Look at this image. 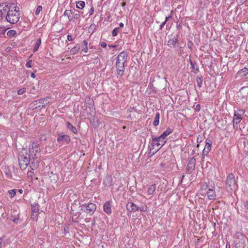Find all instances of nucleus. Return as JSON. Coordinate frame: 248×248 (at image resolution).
<instances>
[{"label": "nucleus", "instance_id": "b1692460", "mask_svg": "<svg viewBox=\"0 0 248 248\" xmlns=\"http://www.w3.org/2000/svg\"><path fill=\"white\" fill-rule=\"evenodd\" d=\"M82 51L85 53H87L88 52V41L87 40H84L82 42Z\"/></svg>", "mask_w": 248, "mask_h": 248}, {"label": "nucleus", "instance_id": "473e14b6", "mask_svg": "<svg viewBox=\"0 0 248 248\" xmlns=\"http://www.w3.org/2000/svg\"><path fill=\"white\" fill-rule=\"evenodd\" d=\"M118 31H119V28H114L111 33L112 36H114V37L116 36L118 34Z\"/></svg>", "mask_w": 248, "mask_h": 248}, {"label": "nucleus", "instance_id": "72a5a7b5", "mask_svg": "<svg viewBox=\"0 0 248 248\" xmlns=\"http://www.w3.org/2000/svg\"><path fill=\"white\" fill-rule=\"evenodd\" d=\"M38 215L39 214H35L34 213V214H32L31 213V219L33 220H37V219H38Z\"/></svg>", "mask_w": 248, "mask_h": 248}, {"label": "nucleus", "instance_id": "79ce46f5", "mask_svg": "<svg viewBox=\"0 0 248 248\" xmlns=\"http://www.w3.org/2000/svg\"><path fill=\"white\" fill-rule=\"evenodd\" d=\"M172 11L171 12V13H170V16H166V18H165V21L166 22H167L170 19H171L172 17Z\"/></svg>", "mask_w": 248, "mask_h": 248}, {"label": "nucleus", "instance_id": "6e6d98bb", "mask_svg": "<svg viewBox=\"0 0 248 248\" xmlns=\"http://www.w3.org/2000/svg\"><path fill=\"white\" fill-rule=\"evenodd\" d=\"M226 248H231L230 245L229 243L226 244Z\"/></svg>", "mask_w": 248, "mask_h": 248}, {"label": "nucleus", "instance_id": "423d86ee", "mask_svg": "<svg viewBox=\"0 0 248 248\" xmlns=\"http://www.w3.org/2000/svg\"><path fill=\"white\" fill-rule=\"evenodd\" d=\"M245 111L242 109L237 108L234 109V115L233 118V122L235 124H239L243 119Z\"/></svg>", "mask_w": 248, "mask_h": 248}, {"label": "nucleus", "instance_id": "4d7b16f0", "mask_svg": "<svg viewBox=\"0 0 248 248\" xmlns=\"http://www.w3.org/2000/svg\"><path fill=\"white\" fill-rule=\"evenodd\" d=\"M121 6H122V7H124V6H125V5L126 3H125V2H122V3H121Z\"/></svg>", "mask_w": 248, "mask_h": 248}, {"label": "nucleus", "instance_id": "58836bf2", "mask_svg": "<svg viewBox=\"0 0 248 248\" xmlns=\"http://www.w3.org/2000/svg\"><path fill=\"white\" fill-rule=\"evenodd\" d=\"M80 14H79V13L78 12V13H76L74 15V18L75 19H78L80 18Z\"/></svg>", "mask_w": 248, "mask_h": 248}, {"label": "nucleus", "instance_id": "c03bdc74", "mask_svg": "<svg viewBox=\"0 0 248 248\" xmlns=\"http://www.w3.org/2000/svg\"><path fill=\"white\" fill-rule=\"evenodd\" d=\"M13 222L16 224H18L19 223V222H21V220H20V219H19L18 217H16L13 220Z\"/></svg>", "mask_w": 248, "mask_h": 248}, {"label": "nucleus", "instance_id": "f3484780", "mask_svg": "<svg viewBox=\"0 0 248 248\" xmlns=\"http://www.w3.org/2000/svg\"><path fill=\"white\" fill-rule=\"evenodd\" d=\"M173 131V129L170 128V127H168L165 131L163 132V133L159 136V138H163L165 140H166V138L167 136L171 134Z\"/></svg>", "mask_w": 248, "mask_h": 248}, {"label": "nucleus", "instance_id": "a878e982", "mask_svg": "<svg viewBox=\"0 0 248 248\" xmlns=\"http://www.w3.org/2000/svg\"><path fill=\"white\" fill-rule=\"evenodd\" d=\"M85 3L83 1H79L77 2L76 6L77 8L83 9L85 7Z\"/></svg>", "mask_w": 248, "mask_h": 248}, {"label": "nucleus", "instance_id": "a18cd8bd", "mask_svg": "<svg viewBox=\"0 0 248 248\" xmlns=\"http://www.w3.org/2000/svg\"><path fill=\"white\" fill-rule=\"evenodd\" d=\"M139 210L142 212H145L147 210V207L146 206H145V207L144 208L143 206L140 207Z\"/></svg>", "mask_w": 248, "mask_h": 248}, {"label": "nucleus", "instance_id": "39448f33", "mask_svg": "<svg viewBox=\"0 0 248 248\" xmlns=\"http://www.w3.org/2000/svg\"><path fill=\"white\" fill-rule=\"evenodd\" d=\"M159 138V136L153 138L151 142L152 149H154L155 147H156V149L155 150V152L158 151L166 142V140H165L163 138Z\"/></svg>", "mask_w": 248, "mask_h": 248}, {"label": "nucleus", "instance_id": "f704fd0d", "mask_svg": "<svg viewBox=\"0 0 248 248\" xmlns=\"http://www.w3.org/2000/svg\"><path fill=\"white\" fill-rule=\"evenodd\" d=\"M42 10V6L41 5H39L37 7V8L36 9V11H35V14L36 15H38L40 12V11H41Z\"/></svg>", "mask_w": 248, "mask_h": 248}, {"label": "nucleus", "instance_id": "f03ea898", "mask_svg": "<svg viewBox=\"0 0 248 248\" xmlns=\"http://www.w3.org/2000/svg\"><path fill=\"white\" fill-rule=\"evenodd\" d=\"M18 162L21 169L25 170L26 169L30 162V156L27 152V150H23L19 153Z\"/></svg>", "mask_w": 248, "mask_h": 248}, {"label": "nucleus", "instance_id": "c756f323", "mask_svg": "<svg viewBox=\"0 0 248 248\" xmlns=\"http://www.w3.org/2000/svg\"><path fill=\"white\" fill-rule=\"evenodd\" d=\"M5 173L8 178H12V175L9 169H7L5 170Z\"/></svg>", "mask_w": 248, "mask_h": 248}, {"label": "nucleus", "instance_id": "9b49d317", "mask_svg": "<svg viewBox=\"0 0 248 248\" xmlns=\"http://www.w3.org/2000/svg\"><path fill=\"white\" fill-rule=\"evenodd\" d=\"M127 210L130 212H135L139 211L140 207L133 202H128L126 204Z\"/></svg>", "mask_w": 248, "mask_h": 248}, {"label": "nucleus", "instance_id": "7ed1b4c3", "mask_svg": "<svg viewBox=\"0 0 248 248\" xmlns=\"http://www.w3.org/2000/svg\"><path fill=\"white\" fill-rule=\"evenodd\" d=\"M237 188V185L233 173H230L227 176L225 188L229 192H232Z\"/></svg>", "mask_w": 248, "mask_h": 248}, {"label": "nucleus", "instance_id": "4c0bfd02", "mask_svg": "<svg viewBox=\"0 0 248 248\" xmlns=\"http://www.w3.org/2000/svg\"><path fill=\"white\" fill-rule=\"evenodd\" d=\"M201 188L205 190L207 188V185L206 183L204 182L201 184Z\"/></svg>", "mask_w": 248, "mask_h": 248}, {"label": "nucleus", "instance_id": "2eb2a0df", "mask_svg": "<svg viewBox=\"0 0 248 248\" xmlns=\"http://www.w3.org/2000/svg\"><path fill=\"white\" fill-rule=\"evenodd\" d=\"M189 62L190 63L191 68L192 69V72L194 74L198 73L199 72V69L197 62H196L192 61L190 59H189Z\"/></svg>", "mask_w": 248, "mask_h": 248}, {"label": "nucleus", "instance_id": "de8ad7c7", "mask_svg": "<svg viewBox=\"0 0 248 248\" xmlns=\"http://www.w3.org/2000/svg\"><path fill=\"white\" fill-rule=\"evenodd\" d=\"M67 40L69 41H72L73 40V37L71 35H67Z\"/></svg>", "mask_w": 248, "mask_h": 248}, {"label": "nucleus", "instance_id": "5fc2aeb1", "mask_svg": "<svg viewBox=\"0 0 248 248\" xmlns=\"http://www.w3.org/2000/svg\"><path fill=\"white\" fill-rule=\"evenodd\" d=\"M119 26L120 28H123L124 26V24L121 22L119 24Z\"/></svg>", "mask_w": 248, "mask_h": 248}, {"label": "nucleus", "instance_id": "09e8293b", "mask_svg": "<svg viewBox=\"0 0 248 248\" xmlns=\"http://www.w3.org/2000/svg\"><path fill=\"white\" fill-rule=\"evenodd\" d=\"M100 45L101 46L104 48L106 47L107 46V44L104 42H101Z\"/></svg>", "mask_w": 248, "mask_h": 248}, {"label": "nucleus", "instance_id": "ea45409f", "mask_svg": "<svg viewBox=\"0 0 248 248\" xmlns=\"http://www.w3.org/2000/svg\"><path fill=\"white\" fill-rule=\"evenodd\" d=\"M94 12V8L93 6H92L90 10L89 11V16L92 15Z\"/></svg>", "mask_w": 248, "mask_h": 248}, {"label": "nucleus", "instance_id": "ddd939ff", "mask_svg": "<svg viewBox=\"0 0 248 248\" xmlns=\"http://www.w3.org/2000/svg\"><path fill=\"white\" fill-rule=\"evenodd\" d=\"M48 98L47 97V98H41L39 100H37L35 102L36 103V104H35V105H37L38 104H39L38 105V107L39 108L45 107L47 105V103H48ZM37 106L36 107V108H37Z\"/></svg>", "mask_w": 248, "mask_h": 248}, {"label": "nucleus", "instance_id": "4be33fe9", "mask_svg": "<svg viewBox=\"0 0 248 248\" xmlns=\"http://www.w3.org/2000/svg\"><path fill=\"white\" fill-rule=\"evenodd\" d=\"M238 74L241 77H245L248 74V68L245 67L238 72Z\"/></svg>", "mask_w": 248, "mask_h": 248}, {"label": "nucleus", "instance_id": "c85d7f7f", "mask_svg": "<svg viewBox=\"0 0 248 248\" xmlns=\"http://www.w3.org/2000/svg\"><path fill=\"white\" fill-rule=\"evenodd\" d=\"M196 82L197 85L199 87L201 88L202 86V77H197L196 78Z\"/></svg>", "mask_w": 248, "mask_h": 248}, {"label": "nucleus", "instance_id": "a19ab883", "mask_svg": "<svg viewBox=\"0 0 248 248\" xmlns=\"http://www.w3.org/2000/svg\"><path fill=\"white\" fill-rule=\"evenodd\" d=\"M31 62H32L31 60H30V61H28L26 64V66L28 68H31Z\"/></svg>", "mask_w": 248, "mask_h": 248}, {"label": "nucleus", "instance_id": "603ef678", "mask_svg": "<svg viewBox=\"0 0 248 248\" xmlns=\"http://www.w3.org/2000/svg\"><path fill=\"white\" fill-rule=\"evenodd\" d=\"M244 206L247 209H248V201L245 202Z\"/></svg>", "mask_w": 248, "mask_h": 248}, {"label": "nucleus", "instance_id": "393cba45", "mask_svg": "<svg viewBox=\"0 0 248 248\" xmlns=\"http://www.w3.org/2000/svg\"><path fill=\"white\" fill-rule=\"evenodd\" d=\"M41 44V40L40 38H39L36 42L33 48V51L34 52H36L38 51V48Z\"/></svg>", "mask_w": 248, "mask_h": 248}, {"label": "nucleus", "instance_id": "3c124183", "mask_svg": "<svg viewBox=\"0 0 248 248\" xmlns=\"http://www.w3.org/2000/svg\"><path fill=\"white\" fill-rule=\"evenodd\" d=\"M176 25H177V28L178 29H181L182 28V25H181V23L179 24L178 22H177Z\"/></svg>", "mask_w": 248, "mask_h": 248}, {"label": "nucleus", "instance_id": "e2e57ef3", "mask_svg": "<svg viewBox=\"0 0 248 248\" xmlns=\"http://www.w3.org/2000/svg\"><path fill=\"white\" fill-rule=\"evenodd\" d=\"M247 0H245V1H246Z\"/></svg>", "mask_w": 248, "mask_h": 248}, {"label": "nucleus", "instance_id": "37998d69", "mask_svg": "<svg viewBox=\"0 0 248 248\" xmlns=\"http://www.w3.org/2000/svg\"><path fill=\"white\" fill-rule=\"evenodd\" d=\"M201 110V106L200 104H197L195 108V110L196 112H199Z\"/></svg>", "mask_w": 248, "mask_h": 248}, {"label": "nucleus", "instance_id": "5701e85b", "mask_svg": "<svg viewBox=\"0 0 248 248\" xmlns=\"http://www.w3.org/2000/svg\"><path fill=\"white\" fill-rule=\"evenodd\" d=\"M159 118H160V114L159 112H156L155 113V118L154 119V121L153 122V125L155 126H156L158 125L159 123Z\"/></svg>", "mask_w": 248, "mask_h": 248}, {"label": "nucleus", "instance_id": "e433bc0d", "mask_svg": "<svg viewBox=\"0 0 248 248\" xmlns=\"http://www.w3.org/2000/svg\"><path fill=\"white\" fill-rule=\"evenodd\" d=\"M16 34V31L14 30L9 31L7 33V34L8 36H13Z\"/></svg>", "mask_w": 248, "mask_h": 248}, {"label": "nucleus", "instance_id": "20e7f679", "mask_svg": "<svg viewBox=\"0 0 248 248\" xmlns=\"http://www.w3.org/2000/svg\"><path fill=\"white\" fill-rule=\"evenodd\" d=\"M20 17V14L18 11L16 9L15 10H10L9 6H8V11L7 12V15L6 16V20L11 24L16 23Z\"/></svg>", "mask_w": 248, "mask_h": 248}, {"label": "nucleus", "instance_id": "8fccbe9b", "mask_svg": "<svg viewBox=\"0 0 248 248\" xmlns=\"http://www.w3.org/2000/svg\"><path fill=\"white\" fill-rule=\"evenodd\" d=\"M238 124H235V123L233 122V128L234 129H238Z\"/></svg>", "mask_w": 248, "mask_h": 248}, {"label": "nucleus", "instance_id": "864d4df0", "mask_svg": "<svg viewBox=\"0 0 248 248\" xmlns=\"http://www.w3.org/2000/svg\"><path fill=\"white\" fill-rule=\"evenodd\" d=\"M31 77L32 78H35V74H34L33 73H32L31 74Z\"/></svg>", "mask_w": 248, "mask_h": 248}, {"label": "nucleus", "instance_id": "a211bd4d", "mask_svg": "<svg viewBox=\"0 0 248 248\" xmlns=\"http://www.w3.org/2000/svg\"><path fill=\"white\" fill-rule=\"evenodd\" d=\"M177 37H173L170 39L168 42L167 45L170 47H172L175 46L176 44L177 43Z\"/></svg>", "mask_w": 248, "mask_h": 248}, {"label": "nucleus", "instance_id": "cd10ccee", "mask_svg": "<svg viewBox=\"0 0 248 248\" xmlns=\"http://www.w3.org/2000/svg\"><path fill=\"white\" fill-rule=\"evenodd\" d=\"M73 14L71 10H65L64 12L63 16H67L69 21H72V18H70V15Z\"/></svg>", "mask_w": 248, "mask_h": 248}, {"label": "nucleus", "instance_id": "0eeeda50", "mask_svg": "<svg viewBox=\"0 0 248 248\" xmlns=\"http://www.w3.org/2000/svg\"><path fill=\"white\" fill-rule=\"evenodd\" d=\"M81 210L90 215L93 214L96 209V205L93 203L83 204L80 205Z\"/></svg>", "mask_w": 248, "mask_h": 248}, {"label": "nucleus", "instance_id": "bf43d9fd", "mask_svg": "<svg viewBox=\"0 0 248 248\" xmlns=\"http://www.w3.org/2000/svg\"><path fill=\"white\" fill-rule=\"evenodd\" d=\"M19 192L20 193H22L23 190H22V189H19Z\"/></svg>", "mask_w": 248, "mask_h": 248}, {"label": "nucleus", "instance_id": "4468645a", "mask_svg": "<svg viewBox=\"0 0 248 248\" xmlns=\"http://www.w3.org/2000/svg\"><path fill=\"white\" fill-rule=\"evenodd\" d=\"M211 142H210V140L208 139L206 140V144L204 148L202 151V155L205 156L211 150Z\"/></svg>", "mask_w": 248, "mask_h": 248}, {"label": "nucleus", "instance_id": "aec40b11", "mask_svg": "<svg viewBox=\"0 0 248 248\" xmlns=\"http://www.w3.org/2000/svg\"><path fill=\"white\" fill-rule=\"evenodd\" d=\"M66 126L67 128L70 130L73 133H78V130L77 128L75 126H74L70 122H67L66 123Z\"/></svg>", "mask_w": 248, "mask_h": 248}, {"label": "nucleus", "instance_id": "412c9836", "mask_svg": "<svg viewBox=\"0 0 248 248\" xmlns=\"http://www.w3.org/2000/svg\"><path fill=\"white\" fill-rule=\"evenodd\" d=\"M156 189V185L155 184L150 185L148 187L147 193L148 195H152Z\"/></svg>", "mask_w": 248, "mask_h": 248}, {"label": "nucleus", "instance_id": "680f3d73", "mask_svg": "<svg viewBox=\"0 0 248 248\" xmlns=\"http://www.w3.org/2000/svg\"><path fill=\"white\" fill-rule=\"evenodd\" d=\"M29 152H30V153H31V149H30Z\"/></svg>", "mask_w": 248, "mask_h": 248}, {"label": "nucleus", "instance_id": "13d9d810", "mask_svg": "<svg viewBox=\"0 0 248 248\" xmlns=\"http://www.w3.org/2000/svg\"><path fill=\"white\" fill-rule=\"evenodd\" d=\"M108 46L109 47H115L116 46Z\"/></svg>", "mask_w": 248, "mask_h": 248}, {"label": "nucleus", "instance_id": "7c9ffc66", "mask_svg": "<svg viewBox=\"0 0 248 248\" xmlns=\"http://www.w3.org/2000/svg\"><path fill=\"white\" fill-rule=\"evenodd\" d=\"M8 193L11 198H13L16 194L15 189L10 190L8 191Z\"/></svg>", "mask_w": 248, "mask_h": 248}, {"label": "nucleus", "instance_id": "f257e3e1", "mask_svg": "<svg viewBox=\"0 0 248 248\" xmlns=\"http://www.w3.org/2000/svg\"><path fill=\"white\" fill-rule=\"evenodd\" d=\"M127 54L126 52L123 51L120 53L117 57L115 62V67L117 74L118 76L122 77L124 72V63L127 59Z\"/></svg>", "mask_w": 248, "mask_h": 248}, {"label": "nucleus", "instance_id": "052dcab7", "mask_svg": "<svg viewBox=\"0 0 248 248\" xmlns=\"http://www.w3.org/2000/svg\"><path fill=\"white\" fill-rule=\"evenodd\" d=\"M239 235H240L241 236H243V235L241 233H239Z\"/></svg>", "mask_w": 248, "mask_h": 248}, {"label": "nucleus", "instance_id": "1a4fd4ad", "mask_svg": "<svg viewBox=\"0 0 248 248\" xmlns=\"http://www.w3.org/2000/svg\"><path fill=\"white\" fill-rule=\"evenodd\" d=\"M57 141L59 143L65 142L68 144L71 141L70 137L69 135L66 134H60L58 135Z\"/></svg>", "mask_w": 248, "mask_h": 248}, {"label": "nucleus", "instance_id": "9d476101", "mask_svg": "<svg viewBox=\"0 0 248 248\" xmlns=\"http://www.w3.org/2000/svg\"><path fill=\"white\" fill-rule=\"evenodd\" d=\"M207 195L209 200H214L216 199V194L215 192V186H211L207 191Z\"/></svg>", "mask_w": 248, "mask_h": 248}, {"label": "nucleus", "instance_id": "2f4dec72", "mask_svg": "<svg viewBox=\"0 0 248 248\" xmlns=\"http://www.w3.org/2000/svg\"><path fill=\"white\" fill-rule=\"evenodd\" d=\"M33 175H34L33 171H32L31 170H29L28 171L27 176L29 178H30L31 179V180H32Z\"/></svg>", "mask_w": 248, "mask_h": 248}, {"label": "nucleus", "instance_id": "f8f14e48", "mask_svg": "<svg viewBox=\"0 0 248 248\" xmlns=\"http://www.w3.org/2000/svg\"><path fill=\"white\" fill-rule=\"evenodd\" d=\"M9 4L4 3L0 4V19L5 16L8 11Z\"/></svg>", "mask_w": 248, "mask_h": 248}, {"label": "nucleus", "instance_id": "dca6fc26", "mask_svg": "<svg viewBox=\"0 0 248 248\" xmlns=\"http://www.w3.org/2000/svg\"><path fill=\"white\" fill-rule=\"evenodd\" d=\"M104 211L108 214H110L111 213V208L110 202L109 201H107L105 202L103 206Z\"/></svg>", "mask_w": 248, "mask_h": 248}, {"label": "nucleus", "instance_id": "6ab92c4d", "mask_svg": "<svg viewBox=\"0 0 248 248\" xmlns=\"http://www.w3.org/2000/svg\"><path fill=\"white\" fill-rule=\"evenodd\" d=\"M31 213L32 214L35 213L39 214V205L37 203H34L31 204Z\"/></svg>", "mask_w": 248, "mask_h": 248}, {"label": "nucleus", "instance_id": "6e6552de", "mask_svg": "<svg viewBox=\"0 0 248 248\" xmlns=\"http://www.w3.org/2000/svg\"><path fill=\"white\" fill-rule=\"evenodd\" d=\"M196 165V159L194 157L188 159V162L186 167V173L190 174L195 169Z\"/></svg>", "mask_w": 248, "mask_h": 248}, {"label": "nucleus", "instance_id": "bb28decb", "mask_svg": "<svg viewBox=\"0 0 248 248\" xmlns=\"http://www.w3.org/2000/svg\"><path fill=\"white\" fill-rule=\"evenodd\" d=\"M80 49V47L78 46L73 47L70 50V53L72 55L77 54Z\"/></svg>", "mask_w": 248, "mask_h": 248}, {"label": "nucleus", "instance_id": "c9c22d12", "mask_svg": "<svg viewBox=\"0 0 248 248\" xmlns=\"http://www.w3.org/2000/svg\"><path fill=\"white\" fill-rule=\"evenodd\" d=\"M26 91V89L25 88H21L17 91V94L19 95H21L23 94Z\"/></svg>", "mask_w": 248, "mask_h": 248}, {"label": "nucleus", "instance_id": "49530a36", "mask_svg": "<svg viewBox=\"0 0 248 248\" xmlns=\"http://www.w3.org/2000/svg\"><path fill=\"white\" fill-rule=\"evenodd\" d=\"M166 22L164 21L163 22H162L159 27V30H162L165 25L166 24Z\"/></svg>", "mask_w": 248, "mask_h": 248}]
</instances>
